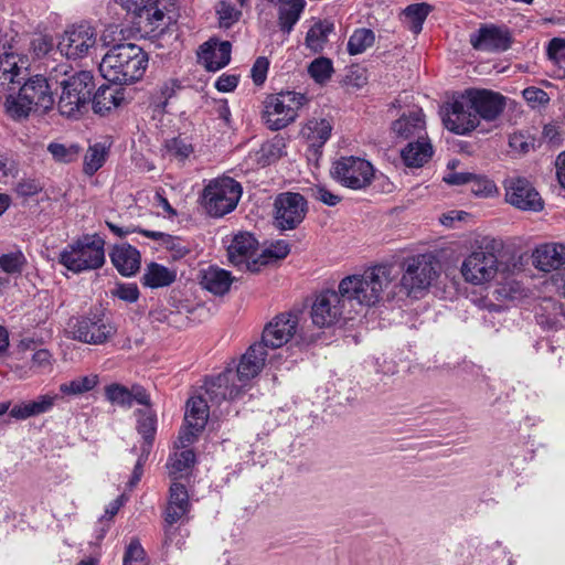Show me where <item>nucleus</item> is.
<instances>
[{"mask_svg": "<svg viewBox=\"0 0 565 565\" xmlns=\"http://www.w3.org/2000/svg\"><path fill=\"white\" fill-rule=\"evenodd\" d=\"M396 278L391 264L373 266L362 274L350 275L339 282V290L349 301L352 311L370 308L390 297L388 288Z\"/></svg>", "mask_w": 565, "mask_h": 565, "instance_id": "obj_1", "label": "nucleus"}, {"mask_svg": "<svg viewBox=\"0 0 565 565\" xmlns=\"http://www.w3.org/2000/svg\"><path fill=\"white\" fill-rule=\"evenodd\" d=\"M148 55L132 43L113 46L102 58L99 72L102 76L114 84H132L139 81L147 68Z\"/></svg>", "mask_w": 565, "mask_h": 565, "instance_id": "obj_2", "label": "nucleus"}, {"mask_svg": "<svg viewBox=\"0 0 565 565\" xmlns=\"http://www.w3.org/2000/svg\"><path fill=\"white\" fill-rule=\"evenodd\" d=\"M54 105L47 79L36 75L20 87L18 96L9 95L6 111L13 119L25 118L31 111L46 113Z\"/></svg>", "mask_w": 565, "mask_h": 565, "instance_id": "obj_3", "label": "nucleus"}, {"mask_svg": "<svg viewBox=\"0 0 565 565\" xmlns=\"http://www.w3.org/2000/svg\"><path fill=\"white\" fill-rule=\"evenodd\" d=\"M58 263L74 274L98 269L105 264V241L97 234L84 235L61 250Z\"/></svg>", "mask_w": 565, "mask_h": 565, "instance_id": "obj_4", "label": "nucleus"}, {"mask_svg": "<svg viewBox=\"0 0 565 565\" xmlns=\"http://www.w3.org/2000/svg\"><path fill=\"white\" fill-rule=\"evenodd\" d=\"M398 282L401 291L408 297L418 298L439 276V262L433 254H418L402 263Z\"/></svg>", "mask_w": 565, "mask_h": 565, "instance_id": "obj_5", "label": "nucleus"}, {"mask_svg": "<svg viewBox=\"0 0 565 565\" xmlns=\"http://www.w3.org/2000/svg\"><path fill=\"white\" fill-rule=\"evenodd\" d=\"M61 94L57 102L60 114L67 118H78L88 107L95 88L94 76L88 71H79L58 82Z\"/></svg>", "mask_w": 565, "mask_h": 565, "instance_id": "obj_6", "label": "nucleus"}, {"mask_svg": "<svg viewBox=\"0 0 565 565\" xmlns=\"http://www.w3.org/2000/svg\"><path fill=\"white\" fill-rule=\"evenodd\" d=\"M307 103L301 93L280 92L264 102L263 119L271 130H280L295 121L299 109Z\"/></svg>", "mask_w": 565, "mask_h": 565, "instance_id": "obj_7", "label": "nucleus"}, {"mask_svg": "<svg viewBox=\"0 0 565 565\" xmlns=\"http://www.w3.org/2000/svg\"><path fill=\"white\" fill-rule=\"evenodd\" d=\"M242 196V186L228 177L212 180L203 191V205L209 215L222 217L232 212Z\"/></svg>", "mask_w": 565, "mask_h": 565, "instance_id": "obj_8", "label": "nucleus"}, {"mask_svg": "<svg viewBox=\"0 0 565 565\" xmlns=\"http://www.w3.org/2000/svg\"><path fill=\"white\" fill-rule=\"evenodd\" d=\"M332 178L341 185L352 190H363L373 182L375 170L372 163L363 158L341 157L333 162Z\"/></svg>", "mask_w": 565, "mask_h": 565, "instance_id": "obj_9", "label": "nucleus"}, {"mask_svg": "<svg viewBox=\"0 0 565 565\" xmlns=\"http://www.w3.org/2000/svg\"><path fill=\"white\" fill-rule=\"evenodd\" d=\"M499 271V260L493 252L477 248L463 257L460 274L465 282L482 287L490 284Z\"/></svg>", "mask_w": 565, "mask_h": 565, "instance_id": "obj_10", "label": "nucleus"}, {"mask_svg": "<svg viewBox=\"0 0 565 565\" xmlns=\"http://www.w3.org/2000/svg\"><path fill=\"white\" fill-rule=\"evenodd\" d=\"M351 312L348 299L339 289L320 292L311 306L312 322L319 328H329L342 319H350Z\"/></svg>", "mask_w": 565, "mask_h": 565, "instance_id": "obj_11", "label": "nucleus"}, {"mask_svg": "<svg viewBox=\"0 0 565 565\" xmlns=\"http://www.w3.org/2000/svg\"><path fill=\"white\" fill-rule=\"evenodd\" d=\"M97 44L96 29L87 23L74 24L60 36L57 50L68 60L87 56Z\"/></svg>", "mask_w": 565, "mask_h": 565, "instance_id": "obj_12", "label": "nucleus"}, {"mask_svg": "<svg viewBox=\"0 0 565 565\" xmlns=\"http://www.w3.org/2000/svg\"><path fill=\"white\" fill-rule=\"evenodd\" d=\"M441 118L445 127L457 135H468L479 126L466 90L443 106Z\"/></svg>", "mask_w": 565, "mask_h": 565, "instance_id": "obj_13", "label": "nucleus"}, {"mask_svg": "<svg viewBox=\"0 0 565 565\" xmlns=\"http://www.w3.org/2000/svg\"><path fill=\"white\" fill-rule=\"evenodd\" d=\"M72 338L87 344H103L116 333V327L102 316L79 317L68 322Z\"/></svg>", "mask_w": 565, "mask_h": 565, "instance_id": "obj_14", "label": "nucleus"}, {"mask_svg": "<svg viewBox=\"0 0 565 565\" xmlns=\"http://www.w3.org/2000/svg\"><path fill=\"white\" fill-rule=\"evenodd\" d=\"M207 401L199 395L192 396L186 402L184 414V426L180 430L178 443L180 447H188L204 429L209 420Z\"/></svg>", "mask_w": 565, "mask_h": 565, "instance_id": "obj_15", "label": "nucleus"}, {"mask_svg": "<svg viewBox=\"0 0 565 565\" xmlns=\"http://www.w3.org/2000/svg\"><path fill=\"white\" fill-rule=\"evenodd\" d=\"M275 223L280 230H294L305 218L307 202L299 193L286 192L275 200Z\"/></svg>", "mask_w": 565, "mask_h": 565, "instance_id": "obj_16", "label": "nucleus"}, {"mask_svg": "<svg viewBox=\"0 0 565 565\" xmlns=\"http://www.w3.org/2000/svg\"><path fill=\"white\" fill-rule=\"evenodd\" d=\"M505 200L516 209L524 211H541L543 201L539 192L524 178H511L504 183Z\"/></svg>", "mask_w": 565, "mask_h": 565, "instance_id": "obj_17", "label": "nucleus"}, {"mask_svg": "<svg viewBox=\"0 0 565 565\" xmlns=\"http://www.w3.org/2000/svg\"><path fill=\"white\" fill-rule=\"evenodd\" d=\"M298 316L295 313H281L276 316L266 324L262 334L263 347L277 349L286 344L296 333L298 327Z\"/></svg>", "mask_w": 565, "mask_h": 565, "instance_id": "obj_18", "label": "nucleus"}, {"mask_svg": "<svg viewBox=\"0 0 565 565\" xmlns=\"http://www.w3.org/2000/svg\"><path fill=\"white\" fill-rule=\"evenodd\" d=\"M466 92L479 120L494 121L505 108V97L500 93L478 88H470Z\"/></svg>", "mask_w": 565, "mask_h": 565, "instance_id": "obj_19", "label": "nucleus"}, {"mask_svg": "<svg viewBox=\"0 0 565 565\" xmlns=\"http://www.w3.org/2000/svg\"><path fill=\"white\" fill-rule=\"evenodd\" d=\"M470 44L478 51L500 52L510 47L511 39L505 29L491 24L481 26L470 34Z\"/></svg>", "mask_w": 565, "mask_h": 565, "instance_id": "obj_20", "label": "nucleus"}, {"mask_svg": "<svg viewBox=\"0 0 565 565\" xmlns=\"http://www.w3.org/2000/svg\"><path fill=\"white\" fill-rule=\"evenodd\" d=\"M236 375L234 371L226 370L215 377H212L205 382V394L213 404H220L225 399H234L237 397L244 384L235 382Z\"/></svg>", "mask_w": 565, "mask_h": 565, "instance_id": "obj_21", "label": "nucleus"}, {"mask_svg": "<svg viewBox=\"0 0 565 565\" xmlns=\"http://www.w3.org/2000/svg\"><path fill=\"white\" fill-rule=\"evenodd\" d=\"M232 45L228 41L211 39L201 45L199 60L207 71L215 72L225 67L231 61Z\"/></svg>", "mask_w": 565, "mask_h": 565, "instance_id": "obj_22", "label": "nucleus"}, {"mask_svg": "<svg viewBox=\"0 0 565 565\" xmlns=\"http://www.w3.org/2000/svg\"><path fill=\"white\" fill-rule=\"evenodd\" d=\"M267 352L263 344H252L242 356L235 373L238 384L246 386L247 382L257 376L265 365Z\"/></svg>", "mask_w": 565, "mask_h": 565, "instance_id": "obj_23", "label": "nucleus"}, {"mask_svg": "<svg viewBox=\"0 0 565 565\" xmlns=\"http://www.w3.org/2000/svg\"><path fill=\"white\" fill-rule=\"evenodd\" d=\"M106 398L115 405L130 408L136 402L140 405L150 406V396L146 390L139 385L128 388L121 384L113 383L105 387Z\"/></svg>", "mask_w": 565, "mask_h": 565, "instance_id": "obj_24", "label": "nucleus"}, {"mask_svg": "<svg viewBox=\"0 0 565 565\" xmlns=\"http://www.w3.org/2000/svg\"><path fill=\"white\" fill-rule=\"evenodd\" d=\"M532 263L544 273L558 269L565 264V245L554 242L539 245L532 253Z\"/></svg>", "mask_w": 565, "mask_h": 565, "instance_id": "obj_25", "label": "nucleus"}, {"mask_svg": "<svg viewBox=\"0 0 565 565\" xmlns=\"http://www.w3.org/2000/svg\"><path fill=\"white\" fill-rule=\"evenodd\" d=\"M25 64L26 61L18 54L6 52L0 55V92L14 89L13 86L24 79Z\"/></svg>", "mask_w": 565, "mask_h": 565, "instance_id": "obj_26", "label": "nucleus"}, {"mask_svg": "<svg viewBox=\"0 0 565 565\" xmlns=\"http://www.w3.org/2000/svg\"><path fill=\"white\" fill-rule=\"evenodd\" d=\"M258 242L253 234L248 232H239L234 235L231 244L227 247L230 262L235 266H249V259L257 250Z\"/></svg>", "mask_w": 565, "mask_h": 565, "instance_id": "obj_27", "label": "nucleus"}, {"mask_svg": "<svg viewBox=\"0 0 565 565\" xmlns=\"http://www.w3.org/2000/svg\"><path fill=\"white\" fill-rule=\"evenodd\" d=\"M190 508L191 502L186 488L179 482H172L164 510V522L177 523L181 521L189 513Z\"/></svg>", "mask_w": 565, "mask_h": 565, "instance_id": "obj_28", "label": "nucleus"}, {"mask_svg": "<svg viewBox=\"0 0 565 565\" xmlns=\"http://www.w3.org/2000/svg\"><path fill=\"white\" fill-rule=\"evenodd\" d=\"M392 131L397 138L422 139L426 136V120L422 109L411 111L408 115H403L392 124Z\"/></svg>", "mask_w": 565, "mask_h": 565, "instance_id": "obj_29", "label": "nucleus"}, {"mask_svg": "<svg viewBox=\"0 0 565 565\" xmlns=\"http://www.w3.org/2000/svg\"><path fill=\"white\" fill-rule=\"evenodd\" d=\"M109 257L111 264L122 276H132L140 268V253L129 244L114 246Z\"/></svg>", "mask_w": 565, "mask_h": 565, "instance_id": "obj_30", "label": "nucleus"}, {"mask_svg": "<svg viewBox=\"0 0 565 565\" xmlns=\"http://www.w3.org/2000/svg\"><path fill=\"white\" fill-rule=\"evenodd\" d=\"M402 159L407 167H422L433 156V146L428 138L417 139L408 142L401 152Z\"/></svg>", "mask_w": 565, "mask_h": 565, "instance_id": "obj_31", "label": "nucleus"}, {"mask_svg": "<svg viewBox=\"0 0 565 565\" xmlns=\"http://www.w3.org/2000/svg\"><path fill=\"white\" fill-rule=\"evenodd\" d=\"M232 282L233 277L231 276V273L225 269L209 267L202 271V287L214 295L222 296L226 294L230 290Z\"/></svg>", "mask_w": 565, "mask_h": 565, "instance_id": "obj_32", "label": "nucleus"}, {"mask_svg": "<svg viewBox=\"0 0 565 565\" xmlns=\"http://www.w3.org/2000/svg\"><path fill=\"white\" fill-rule=\"evenodd\" d=\"M124 99L122 90L113 86H102L97 89L94 97H90L93 109L99 115H105L118 107Z\"/></svg>", "mask_w": 565, "mask_h": 565, "instance_id": "obj_33", "label": "nucleus"}, {"mask_svg": "<svg viewBox=\"0 0 565 565\" xmlns=\"http://www.w3.org/2000/svg\"><path fill=\"white\" fill-rule=\"evenodd\" d=\"M175 278V270L158 263H150L145 268L142 284L149 288H163L170 286Z\"/></svg>", "mask_w": 565, "mask_h": 565, "instance_id": "obj_34", "label": "nucleus"}, {"mask_svg": "<svg viewBox=\"0 0 565 565\" xmlns=\"http://www.w3.org/2000/svg\"><path fill=\"white\" fill-rule=\"evenodd\" d=\"M331 122L326 118H312L307 121L301 130L302 136L311 147H322L330 138Z\"/></svg>", "mask_w": 565, "mask_h": 565, "instance_id": "obj_35", "label": "nucleus"}, {"mask_svg": "<svg viewBox=\"0 0 565 565\" xmlns=\"http://www.w3.org/2000/svg\"><path fill=\"white\" fill-rule=\"evenodd\" d=\"M333 31V23L323 20L316 22L307 32L306 46L313 53L321 52L328 43V38Z\"/></svg>", "mask_w": 565, "mask_h": 565, "instance_id": "obj_36", "label": "nucleus"}, {"mask_svg": "<svg viewBox=\"0 0 565 565\" xmlns=\"http://www.w3.org/2000/svg\"><path fill=\"white\" fill-rule=\"evenodd\" d=\"M444 181L452 185H461L471 181H477L482 185V189H473L475 192L482 193L486 196H490L497 192V186L492 181L488 179H479L476 174L470 172H456L451 170L444 177Z\"/></svg>", "mask_w": 565, "mask_h": 565, "instance_id": "obj_37", "label": "nucleus"}, {"mask_svg": "<svg viewBox=\"0 0 565 565\" xmlns=\"http://www.w3.org/2000/svg\"><path fill=\"white\" fill-rule=\"evenodd\" d=\"M99 383L97 374L77 376L60 385V392L65 396H79L93 391Z\"/></svg>", "mask_w": 565, "mask_h": 565, "instance_id": "obj_38", "label": "nucleus"}, {"mask_svg": "<svg viewBox=\"0 0 565 565\" xmlns=\"http://www.w3.org/2000/svg\"><path fill=\"white\" fill-rule=\"evenodd\" d=\"M430 12V6L427 3H414L405 8L403 11L404 22L407 28L415 34L423 29V23Z\"/></svg>", "mask_w": 565, "mask_h": 565, "instance_id": "obj_39", "label": "nucleus"}, {"mask_svg": "<svg viewBox=\"0 0 565 565\" xmlns=\"http://www.w3.org/2000/svg\"><path fill=\"white\" fill-rule=\"evenodd\" d=\"M195 461V455L192 449H183L179 452H175L170 457L168 461L169 475L177 479L179 476H182L190 467L193 466Z\"/></svg>", "mask_w": 565, "mask_h": 565, "instance_id": "obj_40", "label": "nucleus"}, {"mask_svg": "<svg viewBox=\"0 0 565 565\" xmlns=\"http://www.w3.org/2000/svg\"><path fill=\"white\" fill-rule=\"evenodd\" d=\"M107 158V149L103 143L90 146L84 157V173L93 175L105 163Z\"/></svg>", "mask_w": 565, "mask_h": 565, "instance_id": "obj_41", "label": "nucleus"}, {"mask_svg": "<svg viewBox=\"0 0 565 565\" xmlns=\"http://www.w3.org/2000/svg\"><path fill=\"white\" fill-rule=\"evenodd\" d=\"M374 40L375 36L372 30L365 28L358 29L348 41V52L351 55L361 54L373 45Z\"/></svg>", "mask_w": 565, "mask_h": 565, "instance_id": "obj_42", "label": "nucleus"}, {"mask_svg": "<svg viewBox=\"0 0 565 565\" xmlns=\"http://www.w3.org/2000/svg\"><path fill=\"white\" fill-rule=\"evenodd\" d=\"M146 237L160 241L161 244L173 253V257L180 258L189 253V249L182 244L181 239L178 237H173L169 234L162 232H153V231H140Z\"/></svg>", "mask_w": 565, "mask_h": 565, "instance_id": "obj_43", "label": "nucleus"}, {"mask_svg": "<svg viewBox=\"0 0 565 565\" xmlns=\"http://www.w3.org/2000/svg\"><path fill=\"white\" fill-rule=\"evenodd\" d=\"M47 150L55 161L62 163H70L77 160L81 153V147L76 143L64 145L52 142L49 145Z\"/></svg>", "mask_w": 565, "mask_h": 565, "instance_id": "obj_44", "label": "nucleus"}, {"mask_svg": "<svg viewBox=\"0 0 565 565\" xmlns=\"http://www.w3.org/2000/svg\"><path fill=\"white\" fill-rule=\"evenodd\" d=\"M137 416H138L137 429H138L139 434L142 435L145 440L150 444L154 437L156 429H157L156 413L152 412L151 409H146V411L139 409V411H137Z\"/></svg>", "mask_w": 565, "mask_h": 565, "instance_id": "obj_45", "label": "nucleus"}, {"mask_svg": "<svg viewBox=\"0 0 565 565\" xmlns=\"http://www.w3.org/2000/svg\"><path fill=\"white\" fill-rule=\"evenodd\" d=\"M26 265V257L18 249L0 256V268L6 274H21Z\"/></svg>", "mask_w": 565, "mask_h": 565, "instance_id": "obj_46", "label": "nucleus"}, {"mask_svg": "<svg viewBox=\"0 0 565 565\" xmlns=\"http://www.w3.org/2000/svg\"><path fill=\"white\" fill-rule=\"evenodd\" d=\"M167 153L179 162L188 160L194 149L193 146L183 138H172L166 142Z\"/></svg>", "mask_w": 565, "mask_h": 565, "instance_id": "obj_47", "label": "nucleus"}, {"mask_svg": "<svg viewBox=\"0 0 565 565\" xmlns=\"http://www.w3.org/2000/svg\"><path fill=\"white\" fill-rule=\"evenodd\" d=\"M510 148L520 154H525L536 147L535 138L527 131H515L509 137Z\"/></svg>", "mask_w": 565, "mask_h": 565, "instance_id": "obj_48", "label": "nucleus"}, {"mask_svg": "<svg viewBox=\"0 0 565 565\" xmlns=\"http://www.w3.org/2000/svg\"><path fill=\"white\" fill-rule=\"evenodd\" d=\"M290 252L289 245L286 241H277L269 247L263 250L259 258L254 264L259 263L260 265L269 264L273 260L285 258Z\"/></svg>", "mask_w": 565, "mask_h": 565, "instance_id": "obj_49", "label": "nucleus"}, {"mask_svg": "<svg viewBox=\"0 0 565 565\" xmlns=\"http://www.w3.org/2000/svg\"><path fill=\"white\" fill-rule=\"evenodd\" d=\"M332 71V63L326 57L316 58L308 67L310 76L320 84L327 82L331 77Z\"/></svg>", "mask_w": 565, "mask_h": 565, "instance_id": "obj_50", "label": "nucleus"}, {"mask_svg": "<svg viewBox=\"0 0 565 565\" xmlns=\"http://www.w3.org/2000/svg\"><path fill=\"white\" fill-rule=\"evenodd\" d=\"M113 297H116L125 302L134 303L139 298V289L136 284L132 282H118L110 290Z\"/></svg>", "mask_w": 565, "mask_h": 565, "instance_id": "obj_51", "label": "nucleus"}, {"mask_svg": "<svg viewBox=\"0 0 565 565\" xmlns=\"http://www.w3.org/2000/svg\"><path fill=\"white\" fill-rule=\"evenodd\" d=\"M119 3L128 12L140 18L147 15L149 18L151 9L158 3V0H119Z\"/></svg>", "mask_w": 565, "mask_h": 565, "instance_id": "obj_52", "label": "nucleus"}, {"mask_svg": "<svg viewBox=\"0 0 565 565\" xmlns=\"http://www.w3.org/2000/svg\"><path fill=\"white\" fill-rule=\"evenodd\" d=\"M124 565H146V553L138 540H132L127 546Z\"/></svg>", "mask_w": 565, "mask_h": 565, "instance_id": "obj_53", "label": "nucleus"}, {"mask_svg": "<svg viewBox=\"0 0 565 565\" xmlns=\"http://www.w3.org/2000/svg\"><path fill=\"white\" fill-rule=\"evenodd\" d=\"M216 13L220 19V24L224 28H230L241 17V12L237 11L232 4L225 1H221L218 3L216 8Z\"/></svg>", "mask_w": 565, "mask_h": 565, "instance_id": "obj_54", "label": "nucleus"}, {"mask_svg": "<svg viewBox=\"0 0 565 565\" xmlns=\"http://www.w3.org/2000/svg\"><path fill=\"white\" fill-rule=\"evenodd\" d=\"M522 95L533 108L545 106L550 102L547 93L537 87H527L522 92Z\"/></svg>", "mask_w": 565, "mask_h": 565, "instance_id": "obj_55", "label": "nucleus"}, {"mask_svg": "<svg viewBox=\"0 0 565 565\" xmlns=\"http://www.w3.org/2000/svg\"><path fill=\"white\" fill-rule=\"evenodd\" d=\"M493 294L497 300H512L521 295V286L515 281L501 284Z\"/></svg>", "mask_w": 565, "mask_h": 565, "instance_id": "obj_56", "label": "nucleus"}, {"mask_svg": "<svg viewBox=\"0 0 565 565\" xmlns=\"http://www.w3.org/2000/svg\"><path fill=\"white\" fill-rule=\"evenodd\" d=\"M310 191L313 199L321 201L329 206H334L341 201L339 195L331 193L326 186L322 185L311 188Z\"/></svg>", "mask_w": 565, "mask_h": 565, "instance_id": "obj_57", "label": "nucleus"}, {"mask_svg": "<svg viewBox=\"0 0 565 565\" xmlns=\"http://www.w3.org/2000/svg\"><path fill=\"white\" fill-rule=\"evenodd\" d=\"M180 89V84L177 79H168L159 88L158 103L161 106H166L168 100L175 95V93Z\"/></svg>", "mask_w": 565, "mask_h": 565, "instance_id": "obj_58", "label": "nucleus"}, {"mask_svg": "<svg viewBox=\"0 0 565 565\" xmlns=\"http://www.w3.org/2000/svg\"><path fill=\"white\" fill-rule=\"evenodd\" d=\"M268 66L269 62L266 57L260 56L255 61L250 70V74L256 85H262L265 82L267 77Z\"/></svg>", "mask_w": 565, "mask_h": 565, "instance_id": "obj_59", "label": "nucleus"}, {"mask_svg": "<svg viewBox=\"0 0 565 565\" xmlns=\"http://www.w3.org/2000/svg\"><path fill=\"white\" fill-rule=\"evenodd\" d=\"M547 55L554 62L565 60V39H552L547 45Z\"/></svg>", "mask_w": 565, "mask_h": 565, "instance_id": "obj_60", "label": "nucleus"}, {"mask_svg": "<svg viewBox=\"0 0 565 565\" xmlns=\"http://www.w3.org/2000/svg\"><path fill=\"white\" fill-rule=\"evenodd\" d=\"M57 399L58 395L56 394H45L38 396L35 399H33L36 414L41 415L50 412L54 407Z\"/></svg>", "mask_w": 565, "mask_h": 565, "instance_id": "obj_61", "label": "nucleus"}, {"mask_svg": "<svg viewBox=\"0 0 565 565\" xmlns=\"http://www.w3.org/2000/svg\"><path fill=\"white\" fill-rule=\"evenodd\" d=\"M238 77L236 75L222 74L215 82V88L218 92L228 93L236 88Z\"/></svg>", "mask_w": 565, "mask_h": 565, "instance_id": "obj_62", "label": "nucleus"}, {"mask_svg": "<svg viewBox=\"0 0 565 565\" xmlns=\"http://www.w3.org/2000/svg\"><path fill=\"white\" fill-rule=\"evenodd\" d=\"M543 138L554 145L559 146L562 142L559 127L554 124H547L543 128Z\"/></svg>", "mask_w": 565, "mask_h": 565, "instance_id": "obj_63", "label": "nucleus"}, {"mask_svg": "<svg viewBox=\"0 0 565 565\" xmlns=\"http://www.w3.org/2000/svg\"><path fill=\"white\" fill-rule=\"evenodd\" d=\"M51 358L52 355L47 350L41 349L34 352L32 363L38 367H46L51 364Z\"/></svg>", "mask_w": 565, "mask_h": 565, "instance_id": "obj_64", "label": "nucleus"}]
</instances>
